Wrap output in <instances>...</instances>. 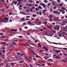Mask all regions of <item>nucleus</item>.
Returning <instances> with one entry per match:
<instances>
[{
    "label": "nucleus",
    "instance_id": "32",
    "mask_svg": "<svg viewBox=\"0 0 67 67\" xmlns=\"http://www.w3.org/2000/svg\"><path fill=\"white\" fill-rule=\"evenodd\" d=\"M11 65H13V66H14L15 65V63H13L11 64Z\"/></svg>",
    "mask_w": 67,
    "mask_h": 67
},
{
    "label": "nucleus",
    "instance_id": "14",
    "mask_svg": "<svg viewBox=\"0 0 67 67\" xmlns=\"http://www.w3.org/2000/svg\"><path fill=\"white\" fill-rule=\"evenodd\" d=\"M59 37H61L62 35V34L60 33H59Z\"/></svg>",
    "mask_w": 67,
    "mask_h": 67
},
{
    "label": "nucleus",
    "instance_id": "34",
    "mask_svg": "<svg viewBox=\"0 0 67 67\" xmlns=\"http://www.w3.org/2000/svg\"><path fill=\"white\" fill-rule=\"evenodd\" d=\"M28 24H33V23H31L30 21H28Z\"/></svg>",
    "mask_w": 67,
    "mask_h": 67
},
{
    "label": "nucleus",
    "instance_id": "6",
    "mask_svg": "<svg viewBox=\"0 0 67 67\" xmlns=\"http://www.w3.org/2000/svg\"><path fill=\"white\" fill-rule=\"evenodd\" d=\"M9 18H4V20L6 21H8L9 20Z\"/></svg>",
    "mask_w": 67,
    "mask_h": 67
},
{
    "label": "nucleus",
    "instance_id": "19",
    "mask_svg": "<svg viewBox=\"0 0 67 67\" xmlns=\"http://www.w3.org/2000/svg\"><path fill=\"white\" fill-rule=\"evenodd\" d=\"M59 6H62L63 5V4L62 3L60 4H59Z\"/></svg>",
    "mask_w": 67,
    "mask_h": 67
},
{
    "label": "nucleus",
    "instance_id": "17",
    "mask_svg": "<svg viewBox=\"0 0 67 67\" xmlns=\"http://www.w3.org/2000/svg\"><path fill=\"white\" fill-rule=\"evenodd\" d=\"M50 11L51 12H53V10L52 9H51L50 10Z\"/></svg>",
    "mask_w": 67,
    "mask_h": 67
},
{
    "label": "nucleus",
    "instance_id": "55",
    "mask_svg": "<svg viewBox=\"0 0 67 67\" xmlns=\"http://www.w3.org/2000/svg\"><path fill=\"white\" fill-rule=\"evenodd\" d=\"M44 23H45V24H47V21H45L44 22Z\"/></svg>",
    "mask_w": 67,
    "mask_h": 67
},
{
    "label": "nucleus",
    "instance_id": "62",
    "mask_svg": "<svg viewBox=\"0 0 67 67\" xmlns=\"http://www.w3.org/2000/svg\"><path fill=\"white\" fill-rule=\"evenodd\" d=\"M33 59L34 60H35V61H36V59L35 58H33Z\"/></svg>",
    "mask_w": 67,
    "mask_h": 67
},
{
    "label": "nucleus",
    "instance_id": "54",
    "mask_svg": "<svg viewBox=\"0 0 67 67\" xmlns=\"http://www.w3.org/2000/svg\"><path fill=\"white\" fill-rule=\"evenodd\" d=\"M19 7L22 8L23 7V6L22 5H19Z\"/></svg>",
    "mask_w": 67,
    "mask_h": 67
},
{
    "label": "nucleus",
    "instance_id": "42",
    "mask_svg": "<svg viewBox=\"0 0 67 67\" xmlns=\"http://www.w3.org/2000/svg\"><path fill=\"white\" fill-rule=\"evenodd\" d=\"M3 52L4 54V53H5V50H3Z\"/></svg>",
    "mask_w": 67,
    "mask_h": 67
},
{
    "label": "nucleus",
    "instance_id": "22",
    "mask_svg": "<svg viewBox=\"0 0 67 67\" xmlns=\"http://www.w3.org/2000/svg\"><path fill=\"white\" fill-rule=\"evenodd\" d=\"M12 44H13V45H14L16 44V42H14L13 43H12Z\"/></svg>",
    "mask_w": 67,
    "mask_h": 67
},
{
    "label": "nucleus",
    "instance_id": "23",
    "mask_svg": "<svg viewBox=\"0 0 67 67\" xmlns=\"http://www.w3.org/2000/svg\"><path fill=\"white\" fill-rule=\"evenodd\" d=\"M36 57L37 58H39V56H38V55H37V54H36Z\"/></svg>",
    "mask_w": 67,
    "mask_h": 67
},
{
    "label": "nucleus",
    "instance_id": "28",
    "mask_svg": "<svg viewBox=\"0 0 67 67\" xmlns=\"http://www.w3.org/2000/svg\"><path fill=\"white\" fill-rule=\"evenodd\" d=\"M40 52H44V50H40L39 51Z\"/></svg>",
    "mask_w": 67,
    "mask_h": 67
},
{
    "label": "nucleus",
    "instance_id": "20",
    "mask_svg": "<svg viewBox=\"0 0 67 67\" xmlns=\"http://www.w3.org/2000/svg\"><path fill=\"white\" fill-rule=\"evenodd\" d=\"M53 44H55L56 45H59V43L58 44L57 43H55V42H53Z\"/></svg>",
    "mask_w": 67,
    "mask_h": 67
},
{
    "label": "nucleus",
    "instance_id": "35",
    "mask_svg": "<svg viewBox=\"0 0 67 67\" xmlns=\"http://www.w3.org/2000/svg\"><path fill=\"white\" fill-rule=\"evenodd\" d=\"M21 20L23 21H24V20H25V19H24V18H22Z\"/></svg>",
    "mask_w": 67,
    "mask_h": 67
},
{
    "label": "nucleus",
    "instance_id": "64",
    "mask_svg": "<svg viewBox=\"0 0 67 67\" xmlns=\"http://www.w3.org/2000/svg\"><path fill=\"white\" fill-rule=\"evenodd\" d=\"M25 29H27V27L26 26V27H25Z\"/></svg>",
    "mask_w": 67,
    "mask_h": 67
},
{
    "label": "nucleus",
    "instance_id": "50",
    "mask_svg": "<svg viewBox=\"0 0 67 67\" xmlns=\"http://www.w3.org/2000/svg\"><path fill=\"white\" fill-rule=\"evenodd\" d=\"M30 44H31V45H32L33 46H35V45L34 44H33L32 43H30Z\"/></svg>",
    "mask_w": 67,
    "mask_h": 67
},
{
    "label": "nucleus",
    "instance_id": "53",
    "mask_svg": "<svg viewBox=\"0 0 67 67\" xmlns=\"http://www.w3.org/2000/svg\"><path fill=\"white\" fill-rule=\"evenodd\" d=\"M65 12L63 11L62 12V14H65Z\"/></svg>",
    "mask_w": 67,
    "mask_h": 67
},
{
    "label": "nucleus",
    "instance_id": "11",
    "mask_svg": "<svg viewBox=\"0 0 67 67\" xmlns=\"http://www.w3.org/2000/svg\"><path fill=\"white\" fill-rule=\"evenodd\" d=\"M43 1L45 3H47V2H48V1H47V0H43Z\"/></svg>",
    "mask_w": 67,
    "mask_h": 67
},
{
    "label": "nucleus",
    "instance_id": "18",
    "mask_svg": "<svg viewBox=\"0 0 67 67\" xmlns=\"http://www.w3.org/2000/svg\"><path fill=\"white\" fill-rule=\"evenodd\" d=\"M17 55H19L20 56L21 55V54H20L19 53H17Z\"/></svg>",
    "mask_w": 67,
    "mask_h": 67
},
{
    "label": "nucleus",
    "instance_id": "39",
    "mask_svg": "<svg viewBox=\"0 0 67 67\" xmlns=\"http://www.w3.org/2000/svg\"><path fill=\"white\" fill-rule=\"evenodd\" d=\"M63 49H64V50H67V48H63Z\"/></svg>",
    "mask_w": 67,
    "mask_h": 67
},
{
    "label": "nucleus",
    "instance_id": "15",
    "mask_svg": "<svg viewBox=\"0 0 67 67\" xmlns=\"http://www.w3.org/2000/svg\"><path fill=\"white\" fill-rule=\"evenodd\" d=\"M16 57V58H19L20 57V56L18 55H16L15 56Z\"/></svg>",
    "mask_w": 67,
    "mask_h": 67
},
{
    "label": "nucleus",
    "instance_id": "4",
    "mask_svg": "<svg viewBox=\"0 0 67 67\" xmlns=\"http://www.w3.org/2000/svg\"><path fill=\"white\" fill-rule=\"evenodd\" d=\"M52 17H53L52 15H50L49 16V17L50 18V19H52Z\"/></svg>",
    "mask_w": 67,
    "mask_h": 67
},
{
    "label": "nucleus",
    "instance_id": "51",
    "mask_svg": "<svg viewBox=\"0 0 67 67\" xmlns=\"http://www.w3.org/2000/svg\"><path fill=\"white\" fill-rule=\"evenodd\" d=\"M18 37H20V38H22V37H23L22 36H19Z\"/></svg>",
    "mask_w": 67,
    "mask_h": 67
},
{
    "label": "nucleus",
    "instance_id": "61",
    "mask_svg": "<svg viewBox=\"0 0 67 67\" xmlns=\"http://www.w3.org/2000/svg\"><path fill=\"white\" fill-rule=\"evenodd\" d=\"M19 9L20 10H22V8L20 7Z\"/></svg>",
    "mask_w": 67,
    "mask_h": 67
},
{
    "label": "nucleus",
    "instance_id": "7",
    "mask_svg": "<svg viewBox=\"0 0 67 67\" xmlns=\"http://www.w3.org/2000/svg\"><path fill=\"white\" fill-rule=\"evenodd\" d=\"M38 9H42L43 8H42V7L41 6H39L38 7Z\"/></svg>",
    "mask_w": 67,
    "mask_h": 67
},
{
    "label": "nucleus",
    "instance_id": "46",
    "mask_svg": "<svg viewBox=\"0 0 67 67\" xmlns=\"http://www.w3.org/2000/svg\"><path fill=\"white\" fill-rule=\"evenodd\" d=\"M57 8V7H55L53 8V9H56Z\"/></svg>",
    "mask_w": 67,
    "mask_h": 67
},
{
    "label": "nucleus",
    "instance_id": "56",
    "mask_svg": "<svg viewBox=\"0 0 67 67\" xmlns=\"http://www.w3.org/2000/svg\"><path fill=\"white\" fill-rule=\"evenodd\" d=\"M39 14H40V15H41L42 14V13L41 12H40V13H39Z\"/></svg>",
    "mask_w": 67,
    "mask_h": 67
},
{
    "label": "nucleus",
    "instance_id": "59",
    "mask_svg": "<svg viewBox=\"0 0 67 67\" xmlns=\"http://www.w3.org/2000/svg\"><path fill=\"white\" fill-rule=\"evenodd\" d=\"M23 14H24V15H26V13H25L23 12Z\"/></svg>",
    "mask_w": 67,
    "mask_h": 67
},
{
    "label": "nucleus",
    "instance_id": "43",
    "mask_svg": "<svg viewBox=\"0 0 67 67\" xmlns=\"http://www.w3.org/2000/svg\"><path fill=\"white\" fill-rule=\"evenodd\" d=\"M45 50L46 51H48V49H47V48H46V49H45Z\"/></svg>",
    "mask_w": 67,
    "mask_h": 67
},
{
    "label": "nucleus",
    "instance_id": "47",
    "mask_svg": "<svg viewBox=\"0 0 67 67\" xmlns=\"http://www.w3.org/2000/svg\"><path fill=\"white\" fill-rule=\"evenodd\" d=\"M19 30L20 31H22V29L20 28H19Z\"/></svg>",
    "mask_w": 67,
    "mask_h": 67
},
{
    "label": "nucleus",
    "instance_id": "10",
    "mask_svg": "<svg viewBox=\"0 0 67 67\" xmlns=\"http://www.w3.org/2000/svg\"><path fill=\"white\" fill-rule=\"evenodd\" d=\"M48 61H50V62H52L53 60L51 59H48Z\"/></svg>",
    "mask_w": 67,
    "mask_h": 67
},
{
    "label": "nucleus",
    "instance_id": "26",
    "mask_svg": "<svg viewBox=\"0 0 67 67\" xmlns=\"http://www.w3.org/2000/svg\"><path fill=\"white\" fill-rule=\"evenodd\" d=\"M1 2H3V3H5V2L3 0H1Z\"/></svg>",
    "mask_w": 67,
    "mask_h": 67
},
{
    "label": "nucleus",
    "instance_id": "8",
    "mask_svg": "<svg viewBox=\"0 0 67 67\" xmlns=\"http://www.w3.org/2000/svg\"><path fill=\"white\" fill-rule=\"evenodd\" d=\"M55 57L57 59H60L61 58L60 57L57 56Z\"/></svg>",
    "mask_w": 67,
    "mask_h": 67
},
{
    "label": "nucleus",
    "instance_id": "38",
    "mask_svg": "<svg viewBox=\"0 0 67 67\" xmlns=\"http://www.w3.org/2000/svg\"><path fill=\"white\" fill-rule=\"evenodd\" d=\"M61 33H62V34H63L64 35H65V34H65V33L63 32V31H62L61 32Z\"/></svg>",
    "mask_w": 67,
    "mask_h": 67
},
{
    "label": "nucleus",
    "instance_id": "25",
    "mask_svg": "<svg viewBox=\"0 0 67 67\" xmlns=\"http://www.w3.org/2000/svg\"><path fill=\"white\" fill-rule=\"evenodd\" d=\"M63 30L64 31H66L67 30V29H66V28H64V29Z\"/></svg>",
    "mask_w": 67,
    "mask_h": 67
},
{
    "label": "nucleus",
    "instance_id": "37",
    "mask_svg": "<svg viewBox=\"0 0 67 67\" xmlns=\"http://www.w3.org/2000/svg\"><path fill=\"white\" fill-rule=\"evenodd\" d=\"M41 4V5H42V6H43V7L44 5V3H43V4Z\"/></svg>",
    "mask_w": 67,
    "mask_h": 67
},
{
    "label": "nucleus",
    "instance_id": "30",
    "mask_svg": "<svg viewBox=\"0 0 67 67\" xmlns=\"http://www.w3.org/2000/svg\"><path fill=\"white\" fill-rule=\"evenodd\" d=\"M61 61H62L63 63H66V61L64 60H62Z\"/></svg>",
    "mask_w": 67,
    "mask_h": 67
},
{
    "label": "nucleus",
    "instance_id": "16",
    "mask_svg": "<svg viewBox=\"0 0 67 67\" xmlns=\"http://www.w3.org/2000/svg\"><path fill=\"white\" fill-rule=\"evenodd\" d=\"M57 2H58V3H60V0H58L57 1Z\"/></svg>",
    "mask_w": 67,
    "mask_h": 67
},
{
    "label": "nucleus",
    "instance_id": "36",
    "mask_svg": "<svg viewBox=\"0 0 67 67\" xmlns=\"http://www.w3.org/2000/svg\"><path fill=\"white\" fill-rule=\"evenodd\" d=\"M0 22H3V20L2 19L0 20Z\"/></svg>",
    "mask_w": 67,
    "mask_h": 67
},
{
    "label": "nucleus",
    "instance_id": "63",
    "mask_svg": "<svg viewBox=\"0 0 67 67\" xmlns=\"http://www.w3.org/2000/svg\"><path fill=\"white\" fill-rule=\"evenodd\" d=\"M36 3H37V4H38V3H39V1H37Z\"/></svg>",
    "mask_w": 67,
    "mask_h": 67
},
{
    "label": "nucleus",
    "instance_id": "40",
    "mask_svg": "<svg viewBox=\"0 0 67 67\" xmlns=\"http://www.w3.org/2000/svg\"><path fill=\"white\" fill-rule=\"evenodd\" d=\"M23 25H26V23H23Z\"/></svg>",
    "mask_w": 67,
    "mask_h": 67
},
{
    "label": "nucleus",
    "instance_id": "1",
    "mask_svg": "<svg viewBox=\"0 0 67 67\" xmlns=\"http://www.w3.org/2000/svg\"><path fill=\"white\" fill-rule=\"evenodd\" d=\"M54 29L55 30H59V27L58 26H56L55 27Z\"/></svg>",
    "mask_w": 67,
    "mask_h": 67
},
{
    "label": "nucleus",
    "instance_id": "49",
    "mask_svg": "<svg viewBox=\"0 0 67 67\" xmlns=\"http://www.w3.org/2000/svg\"><path fill=\"white\" fill-rule=\"evenodd\" d=\"M26 18H30V16H26Z\"/></svg>",
    "mask_w": 67,
    "mask_h": 67
},
{
    "label": "nucleus",
    "instance_id": "41",
    "mask_svg": "<svg viewBox=\"0 0 67 67\" xmlns=\"http://www.w3.org/2000/svg\"><path fill=\"white\" fill-rule=\"evenodd\" d=\"M26 12H30V10H26Z\"/></svg>",
    "mask_w": 67,
    "mask_h": 67
},
{
    "label": "nucleus",
    "instance_id": "52",
    "mask_svg": "<svg viewBox=\"0 0 67 67\" xmlns=\"http://www.w3.org/2000/svg\"><path fill=\"white\" fill-rule=\"evenodd\" d=\"M36 16V15H33L32 16H33V17H35V16Z\"/></svg>",
    "mask_w": 67,
    "mask_h": 67
},
{
    "label": "nucleus",
    "instance_id": "24",
    "mask_svg": "<svg viewBox=\"0 0 67 67\" xmlns=\"http://www.w3.org/2000/svg\"><path fill=\"white\" fill-rule=\"evenodd\" d=\"M59 11H60V12H63V11H64V10H63V9H60L59 10Z\"/></svg>",
    "mask_w": 67,
    "mask_h": 67
},
{
    "label": "nucleus",
    "instance_id": "13",
    "mask_svg": "<svg viewBox=\"0 0 67 67\" xmlns=\"http://www.w3.org/2000/svg\"><path fill=\"white\" fill-rule=\"evenodd\" d=\"M43 7L44 8V9H47V8H46V6L45 5H44L43 6Z\"/></svg>",
    "mask_w": 67,
    "mask_h": 67
},
{
    "label": "nucleus",
    "instance_id": "58",
    "mask_svg": "<svg viewBox=\"0 0 67 67\" xmlns=\"http://www.w3.org/2000/svg\"><path fill=\"white\" fill-rule=\"evenodd\" d=\"M8 41V39L6 40H5V42H7Z\"/></svg>",
    "mask_w": 67,
    "mask_h": 67
},
{
    "label": "nucleus",
    "instance_id": "2",
    "mask_svg": "<svg viewBox=\"0 0 67 67\" xmlns=\"http://www.w3.org/2000/svg\"><path fill=\"white\" fill-rule=\"evenodd\" d=\"M43 14H44V15H45L46 14V12H45L47 11V10L46 9L43 10Z\"/></svg>",
    "mask_w": 67,
    "mask_h": 67
},
{
    "label": "nucleus",
    "instance_id": "21",
    "mask_svg": "<svg viewBox=\"0 0 67 67\" xmlns=\"http://www.w3.org/2000/svg\"><path fill=\"white\" fill-rule=\"evenodd\" d=\"M35 10L36 11H38V10H39V9H38L37 8H36L35 9Z\"/></svg>",
    "mask_w": 67,
    "mask_h": 67
},
{
    "label": "nucleus",
    "instance_id": "33",
    "mask_svg": "<svg viewBox=\"0 0 67 67\" xmlns=\"http://www.w3.org/2000/svg\"><path fill=\"white\" fill-rule=\"evenodd\" d=\"M32 8L31 9H34V10H35V7H32Z\"/></svg>",
    "mask_w": 67,
    "mask_h": 67
},
{
    "label": "nucleus",
    "instance_id": "45",
    "mask_svg": "<svg viewBox=\"0 0 67 67\" xmlns=\"http://www.w3.org/2000/svg\"><path fill=\"white\" fill-rule=\"evenodd\" d=\"M60 14V12H59L57 13V14L58 15H59V14Z\"/></svg>",
    "mask_w": 67,
    "mask_h": 67
},
{
    "label": "nucleus",
    "instance_id": "57",
    "mask_svg": "<svg viewBox=\"0 0 67 67\" xmlns=\"http://www.w3.org/2000/svg\"><path fill=\"white\" fill-rule=\"evenodd\" d=\"M46 48L45 47H43V48L44 49H45H45H46Z\"/></svg>",
    "mask_w": 67,
    "mask_h": 67
},
{
    "label": "nucleus",
    "instance_id": "9",
    "mask_svg": "<svg viewBox=\"0 0 67 67\" xmlns=\"http://www.w3.org/2000/svg\"><path fill=\"white\" fill-rule=\"evenodd\" d=\"M56 52L57 53H60V52H61V51H60L59 50H57Z\"/></svg>",
    "mask_w": 67,
    "mask_h": 67
},
{
    "label": "nucleus",
    "instance_id": "29",
    "mask_svg": "<svg viewBox=\"0 0 67 67\" xmlns=\"http://www.w3.org/2000/svg\"><path fill=\"white\" fill-rule=\"evenodd\" d=\"M62 23H67V21H64L62 22Z\"/></svg>",
    "mask_w": 67,
    "mask_h": 67
},
{
    "label": "nucleus",
    "instance_id": "3",
    "mask_svg": "<svg viewBox=\"0 0 67 67\" xmlns=\"http://www.w3.org/2000/svg\"><path fill=\"white\" fill-rule=\"evenodd\" d=\"M14 31V32H15H15L17 31V30H15V29H11L10 30L11 31Z\"/></svg>",
    "mask_w": 67,
    "mask_h": 67
},
{
    "label": "nucleus",
    "instance_id": "27",
    "mask_svg": "<svg viewBox=\"0 0 67 67\" xmlns=\"http://www.w3.org/2000/svg\"><path fill=\"white\" fill-rule=\"evenodd\" d=\"M0 35L1 36L3 35V33H0Z\"/></svg>",
    "mask_w": 67,
    "mask_h": 67
},
{
    "label": "nucleus",
    "instance_id": "44",
    "mask_svg": "<svg viewBox=\"0 0 67 67\" xmlns=\"http://www.w3.org/2000/svg\"><path fill=\"white\" fill-rule=\"evenodd\" d=\"M32 11H33V9H32V8H31L30 10V12H32Z\"/></svg>",
    "mask_w": 67,
    "mask_h": 67
},
{
    "label": "nucleus",
    "instance_id": "60",
    "mask_svg": "<svg viewBox=\"0 0 67 67\" xmlns=\"http://www.w3.org/2000/svg\"><path fill=\"white\" fill-rule=\"evenodd\" d=\"M65 25V24L64 23H62V25L63 26H64V25Z\"/></svg>",
    "mask_w": 67,
    "mask_h": 67
},
{
    "label": "nucleus",
    "instance_id": "31",
    "mask_svg": "<svg viewBox=\"0 0 67 67\" xmlns=\"http://www.w3.org/2000/svg\"><path fill=\"white\" fill-rule=\"evenodd\" d=\"M48 5V6H50L51 5V4L50 3H48L47 4Z\"/></svg>",
    "mask_w": 67,
    "mask_h": 67
},
{
    "label": "nucleus",
    "instance_id": "5",
    "mask_svg": "<svg viewBox=\"0 0 67 67\" xmlns=\"http://www.w3.org/2000/svg\"><path fill=\"white\" fill-rule=\"evenodd\" d=\"M58 12L57 11H53V13H55V14H57V13H58Z\"/></svg>",
    "mask_w": 67,
    "mask_h": 67
},
{
    "label": "nucleus",
    "instance_id": "48",
    "mask_svg": "<svg viewBox=\"0 0 67 67\" xmlns=\"http://www.w3.org/2000/svg\"><path fill=\"white\" fill-rule=\"evenodd\" d=\"M27 32H28V33L27 34V35H30V33H29V32L28 31Z\"/></svg>",
    "mask_w": 67,
    "mask_h": 67
},
{
    "label": "nucleus",
    "instance_id": "12",
    "mask_svg": "<svg viewBox=\"0 0 67 67\" xmlns=\"http://www.w3.org/2000/svg\"><path fill=\"white\" fill-rule=\"evenodd\" d=\"M17 1L18 2H22L23 1V0H17Z\"/></svg>",
    "mask_w": 67,
    "mask_h": 67
}]
</instances>
